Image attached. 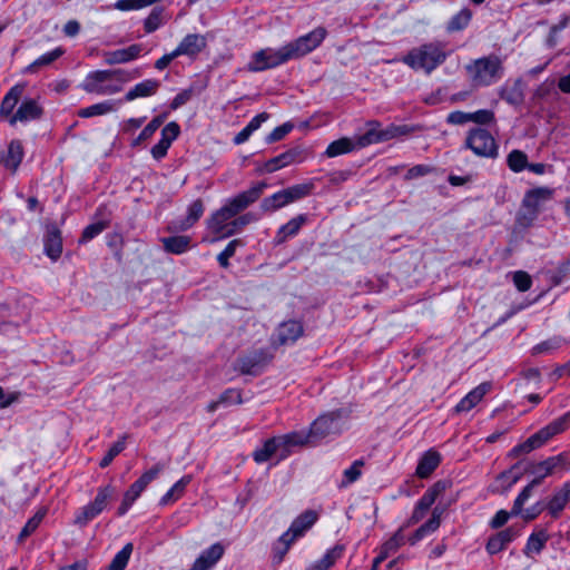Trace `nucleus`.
<instances>
[{
    "label": "nucleus",
    "mask_w": 570,
    "mask_h": 570,
    "mask_svg": "<svg viewBox=\"0 0 570 570\" xmlns=\"http://www.w3.org/2000/svg\"><path fill=\"white\" fill-rule=\"evenodd\" d=\"M266 186V183H257L249 189L227 199L219 209L215 210L210 215L207 219V228L215 235V238L212 242L234 235V230L230 225L232 220L235 216L258 200Z\"/></svg>",
    "instance_id": "obj_1"
},
{
    "label": "nucleus",
    "mask_w": 570,
    "mask_h": 570,
    "mask_svg": "<svg viewBox=\"0 0 570 570\" xmlns=\"http://www.w3.org/2000/svg\"><path fill=\"white\" fill-rule=\"evenodd\" d=\"M464 145L479 157L495 158L498 156V145L494 138L483 128H472L468 132Z\"/></svg>",
    "instance_id": "obj_4"
},
{
    "label": "nucleus",
    "mask_w": 570,
    "mask_h": 570,
    "mask_svg": "<svg viewBox=\"0 0 570 570\" xmlns=\"http://www.w3.org/2000/svg\"><path fill=\"white\" fill-rule=\"evenodd\" d=\"M495 73H472L471 77V91L481 87V86H488L494 81Z\"/></svg>",
    "instance_id": "obj_63"
},
{
    "label": "nucleus",
    "mask_w": 570,
    "mask_h": 570,
    "mask_svg": "<svg viewBox=\"0 0 570 570\" xmlns=\"http://www.w3.org/2000/svg\"><path fill=\"white\" fill-rule=\"evenodd\" d=\"M567 503V498L563 492L559 490L544 507L540 508V510L547 509L552 517H558Z\"/></svg>",
    "instance_id": "obj_48"
},
{
    "label": "nucleus",
    "mask_w": 570,
    "mask_h": 570,
    "mask_svg": "<svg viewBox=\"0 0 570 570\" xmlns=\"http://www.w3.org/2000/svg\"><path fill=\"white\" fill-rule=\"evenodd\" d=\"M513 283L520 292H525L531 287L532 279L528 273L518 271L513 273Z\"/></svg>",
    "instance_id": "obj_61"
},
{
    "label": "nucleus",
    "mask_w": 570,
    "mask_h": 570,
    "mask_svg": "<svg viewBox=\"0 0 570 570\" xmlns=\"http://www.w3.org/2000/svg\"><path fill=\"white\" fill-rule=\"evenodd\" d=\"M363 465H364L363 460H356L353 462V464L350 468L344 470L343 479L340 483V487L345 488V487L354 483L355 481H357L360 479V476L362 475Z\"/></svg>",
    "instance_id": "obj_45"
},
{
    "label": "nucleus",
    "mask_w": 570,
    "mask_h": 570,
    "mask_svg": "<svg viewBox=\"0 0 570 570\" xmlns=\"http://www.w3.org/2000/svg\"><path fill=\"white\" fill-rule=\"evenodd\" d=\"M293 542L294 541L283 539V534L279 537L277 543L274 547V561L276 563H281L283 561Z\"/></svg>",
    "instance_id": "obj_60"
},
{
    "label": "nucleus",
    "mask_w": 570,
    "mask_h": 570,
    "mask_svg": "<svg viewBox=\"0 0 570 570\" xmlns=\"http://www.w3.org/2000/svg\"><path fill=\"white\" fill-rule=\"evenodd\" d=\"M514 538V532L511 528L504 529L498 532L495 535L489 539L487 543V551L490 554H495L503 550L508 543Z\"/></svg>",
    "instance_id": "obj_28"
},
{
    "label": "nucleus",
    "mask_w": 570,
    "mask_h": 570,
    "mask_svg": "<svg viewBox=\"0 0 570 570\" xmlns=\"http://www.w3.org/2000/svg\"><path fill=\"white\" fill-rule=\"evenodd\" d=\"M114 493L115 489L111 485L100 488L95 500L90 504L98 511V513H101Z\"/></svg>",
    "instance_id": "obj_50"
},
{
    "label": "nucleus",
    "mask_w": 570,
    "mask_h": 570,
    "mask_svg": "<svg viewBox=\"0 0 570 570\" xmlns=\"http://www.w3.org/2000/svg\"><path fill=\"white\" fill-rule=\"evenodd\" d=\"M303 325L297 321H287L276 330L272 340V345L277 347L282 345L293 344L303 335Z\"/></svg>",
    "instance_id": "obj_10"
},
{
    "label": "nucleus",
    "mask_w": 570,
    "mask_h": 570,
    "mask_svg": "<svg viewBox=\"0 0 570 570\" xmlns=\"http://www.w3.org/2000/svg\"><path fill=\"white\" fill-rule=\"evenodd\" d=\"M412 130L413 129L406 125H391L387 128L381 130V138L383 141H387L400 136L409 135L410 132H412Z\"/></svg>",
    "instance_id": "obj_53"
},
{
    "label": "nucleus",
    "mask_w": 570,
    "mask_h": 570,
    "mask_svg": "<svg viewBox=\"0 0 570 570\" xmlns=\"http://www.w3.org/2000/svg\"><path fill=\"white\" fill-rule=\"evenodd\" d=\"M441 462V455L435 450L426 451L420 459L416 466V475L421 479H425L439 466Z\"/></svg>",
    "instance_id": "obj_21"
},
{
    "label": "nucleus",
    "mask_w": 570,
    "mask_h": 570,
    "mask_svg": "<svg viewBox=\"0 0 570 570\" xmlns=\"http://www.w3.org/2000/svg\"><path fill=\"white\" fill-rule=\"evenodd\" d=\"M344 551V547L341 544H337L333 547L332 549L327 550L324 557L312 563L306 568V570H330L335 562L342 557Z\"/></svg>",
    "instance_id": "obj_25"
},
{
    "label": "nucleus",
    "mask_w": 570,
    "mask_h": 570,
    "mask_svg": "<svg viewBox=\"0 0 570 570\" xmlns=\"http://www.w3.org/2000/svg\"><path fill=\"white\" fill-rule=\"evenodd\" d=\"M158 87H159V83L156 80H151V79L144 80V81L137 83L134 88H131L126 94L125 99L127 101H131L137 98L149 97L157 91Z\"/></svg>",
    "instance_id": "obj_27"
},
{
    "label": "nucleus",
    "mask_w": 570,
    "mask_h": 570,
    "mask_svg": "<svg viewBox=\"0 0 570 570\" xmlns=\"http://www.w3.org/2000/svg\"><path fill=\"white\" fill-rule=\"evenodd\" d=\"M191 481V475H184L179 479L160 499L161 505H167L177 501L185 492Z\"/></svg>",
    "instance_id": "obj_32"
},
{
    "label": "nucleus",
    "mask_w": 570,
    "mask_h": 570,
    "mask_svg": "<svg viewBox=\"0 0 570 570\" xmlns=\"http://www.w3.org/2000/svg\"><path fill=\"white\" fill-rule=\"evenodd\" d=\"M492 385L490 382H483L470 391L455 406L456 413L469 412L479 404L484 395L490 392Z\"/></svg>",
    "instance_id": "obj_13"
},
{
    "label": "nucleus",
    "mask_w": 570,
    "mask_h": 570,
    "mask_svg": "<svg viewBox=\"0 0 570 570\" xmlns=\"http://www.w3.org/2000/svg\"><path fill=\"white\" fill-rule=\"evenodd\" d=\"M346 416V411L342 409L320 415L309 428L313 440L318 441L341 433L343 431V419Z\"/></svg>",
    "instance_id": "obj_3"
},
{
    "label": "nucleus",
    "mask_w": 570,
    "mask_h": 570,
    "mask_svg": "<svg viewBox=\"0 0 570 570\" xmlns=\"http://www.w3.org/2000/svg\"><path fill=\"white\" fill-rule=\"evenodd\" d=\"M301 151L298 149H289L274 158L267 160L264 165V170L267 173H274L281 168H284L297 160Z\"/></svg>",
    "instance_id": "obj_24"
},
{
    "label": "nucleus",
    "mask_w": 570,
    "mask_h": 570,
    "mask_svg": "<svg viewBox=\"0 0 570 570\" xmlns=\"http://www.w3.org/2000/svg\"><path fill=\"white\" fill-rule=\"evenodd\" d=\"M562 344V338L558 336L550 337L540 344H537V354H550L558 350Z\"/></svg>",
    "instance_id": "obj_59"
},
{
    "label": "nucleus",
    "mask_w": 570,
    "mask_h": 570,
    "mask_svg": "<svg viewBox=\"0 0 570 570\" xmlns=\"http://www.w3.org/2000/svg\"><path fill=\"white\" fill-rule=\"evenodd\" d=\"M289 202L287 199V195L285 190L277 191L269 197H266L263 199L261 207L265 212H274L277 210L286 205H288Z\"/></svg>",
    "instance_id": "obj_42"
},
{
    "label": "nucleus",
    "mask_w": 570,
    "mask_h": 570,
    "mask_svg": "<svg viewBox=\"0 0 570 570\" xmlns=\"http://www.w3.org/2000/svg\"><path fill=\"white\" fill-rule=\"evenodd\" d=\"M244 243L242 239H233L230 240L225 249L220 252L217 256V261L219 265L224 268H227L229 266V258L233 257L236 253V249L240 246H243Z\"/></svg>",
    "instance_id": "obj_51"
},
{
    "label": "nucleus",
    "mask_w": 570,
    "mask_h": 570,
    "mask_svg": "<svg viewBox=\"0 0 570 570\" xmlns=\"http://www.w3.org/2000/svg\"><path fill=\"white\" fill-rule=\"evenodd\" d=\"M368 126H370V128L365 134L356 137L355 144H356L357 148H363L368 145H373V144L383 141L381 138V129H379L380 124L373 121V122H370Z\"/></svg>",
    "instance_id": "obj_37"
},
{
    "label": "nucleus",
    "mask_w": 570,
    "mask_h": 570,
    "mask_svg": "<svg viewBox=\"0 0 570 570\" xmlns=\"http://www.w3.org/2000/svg\"><path fill=\"white\" fill-rule=\"evenodd\" d=\"M42 114V107L35 99H26L17 111L8 118V124L10 126H16L18 122L27 124L40 119Z\"/></svg>",
    "instance_id": "obj_11"
},
{
    "label": "nucleus",
    "mask_w": 570,
    "mask_h": 570,
    "mask_svg": "<svg viewBox=\"0 0 570 570\" xmlns=\"http://www.w3.org/2000/svg\"><path fill=\"white\" fill-rule=\"evenodd\" d=\"M566 422L562 419H558L549 423L537 432V446L546 444L551 438L561 433L564 430Z\"/></svg>",
    "instance_id": "obj_33"
},
{
    "label": "nucleus",
    "mask_w": 570,
    "mask_h": 570,
    "mask_svg": "<svg viewBox=\"0 0 570 570\" xmlns=\"http://www.w3.org/2000/svg\"><path fill=\"white\" fill-rule=\"evenodd\" d=\"M501 67V59L495 55H491L474 60L472 65L468 66V71H498Z\"/></svg>",
    "instance_id": "obj_35"
},
{
    "label": "nucleus",
    "mask_w": 570,
    "mask_h": 570,
    "mask_svg": "<svg viewBox=\"0 0 570 570\" xmlns=\"http://www.w3.org/2000/svg\"><path fill=\"white\" fill-rule=\"evenodd\" d=\"M163 10L154 9L150 14L145 19V31L150 33L156 31L161 26Z\"/></svg>",
    "instance_id": "obj_58"
},
{
    "label": "nucleus",
    "mask_w": 570,
    "mask_h": 570,
    "mask_svg": "<svg viewBox=\"0 0 570 570\" xmlns=\"http://www.w3.org/2000/svg\"><path fill=\"white\" fill-rule=\"evenodd\" d=\"M570 460L566 453H560L554 456H550L539 463H537V484L548 476L562 474L569 470Z\"/></svg>",
    "instance_id": "obj_8"
},
{
    "label": "nucleus",
    "mask_w": 570,
    "mask_h": 570,
    "mask_svg": "<svg viewBox=\"0 0 570 570\" xmlns=\"http://www.w3.org/2000/svg\"><path fill=\"white\" fill-rule=\"evenodd\" d=\"M62 51L60 49H55L52 51L46 52L36 59L32 62V67H46L49 66L52 61L61 56Z\"/></svg>",
    "instance_id": "obj_64"
},
{
    "label": "nucleus",
    "mask_w": 570,
    "mask_h": 570,
    "mask_svg": "<svg viewBox=\"0 0 570 570\" xmlns=\"http://www.w3.org/2000/svg\"><path fill=\"white\" fill-rule=\"evenodd\" d=\"M206 47V38L202 35H187L175 49L177 56L186 55L194 57Z\"/></svg>",
    "instance_id": "obj_18"
},
{
    "label": "nucleus",
    "mask_w": 570,
    "mask_h": 570,
    "mask_svg": "<svg viewBox=\"0 0 570 570\" xmlns=\"http://www.w3.org/2000/svg\"><path fill=\"white\" fill-rule=\"evenodd\" d=\"M326 30L323 27L315 28L307 35L286 43L293 59H298L314 49H316L326 37Z\"/></svg>",
    "instance_id": "obj_7"
},
{
    "label": "nucleus",
    "mask_w": 570,
    "mask_h": 570,
    "mask_svg": "<svg viewBox=\"0 0 570 570\" xmlns=\"http://www.w3.org/2000/svg\"><path fill=\"white\" fill-rule=\"evenodd\" d=\"M471 18V10L468 8H463L449 20L446 30L450 32L463 30L470 23Z\"/></svg>",
    "instance_id": "obj_41"
},
{
    "label": "nucleus",
    "mask_w": 570,
    "mask_h": 570,
    "mask_svg": "<svg viewBox=\"0 0 570 570\" xmlns=\"http://www.w3.org/2000/svg\"><path fill=\"white\" fill-rule=\"evenodd\" d=\"M126 438V435L120 436L119 440L111 445L106 455L101 459L99 463L100 468H107L112 460L125 450Z\"/></svg>",
    "instance_id": "obj_52"
},
{
    "label": "nucleus",
    "mask_w": 570,
    "mask_h": 570,
    "mask_svg": "<svg viewBox=\"0 0 570 570\" xmlns=\"http://www.w3.org/2000/svg\"><path fill=\"white\" fill-rule=\"evenodd\" d=\"M534 487V480L528 483V485L517 497L513 508L511 510L512 515H521L525 521L534 519V510L532 508H524V503L532 497Z\"/></svg>",
    "instance_id": "obj_16"
},
{
    "label": "nucleus",
    "mask_w": 570,
    "mask_h": 570,
    "mask_svg": "<svg viewBox=\"0 0 570 570\" xmlns=\"http://www.w3.org/2000/svg\"><path fill=\"white\" fill-rule=\"evenodd\" d=\"M314 185L312 183H305V184H298L291 186L285 190L287 195V199L291 203L296 202L298 199H302L306 196H308L313 190Z\"/></svg>",
    "instance_id": "obj_47"
},
{
    "label": "nucleus",
    "mask_w": 570,
    "mask_h": 570,
    "mask_svg": "<svg viewBox=\"0 0 570 570\" xmlns=\"http://www.w3.org/2000/svg\"><path fill=\"white\" fill-rule=\"evenodd\" d=\"M46 513H47V510L41 509V510L37 511L36 514L27 521V523L24 524V527L22 528V530L18 537V540L20 542L23 541L26 538H28L30 534H32L37 530V528L43 520Z\"/></svg>",
    "instance_id": "obj_46"
},
{
    "label": "nucleus",
    "mask_w": 570,
    "mask_h": 570,
    "mask_svg": "<svg viewBox=\"0 0 570 570\" xmlns=\"http://www.w3.org/2000/svg\"><path fill=\"white\" fill-rule=\"evenodd\" d=\"M357 147H356L355 140L347 138V137H343V138L332 141L327 146L325 154L327 157H336L340 155L351 153Z\"/></svg>",
    "instance_id": "obj_34"
},
{
    "label": "nucleus",
    "mask_w": 570,
    "mask_h": 570,
    "mask_svg": "<svg viewBox=\"0 0 570 570\" xmlns=\"http://www.w3.org/2000/svg\"><path fill=\"white\" fill-rule=\"evenodd\" d=\"M163 246L167 253L183 254L190 247V237L185 235L161 238Z\"/></svg>",
    "instance_id": "obj_30"
},
{
    "label": "nucleus",
    "mask_w": 570,
    "mask_h": 570,
    "mask_svg": "<svg viewBox=\"0 0 570 570\" xmlns=\"http://www.w3.org/2000/svg\"><path fill=\"white\" fill-rule=\"evenodd\" d=\"M258 219V216L254 213H246L244 215H240L238 217H234L232 220V229L234 230V235L238 232H240L246 225L256 222Z\"/></svg>",
    "instance_id": "obj_57"
},
{
    "label": "nucleus",
    "mask_w": 570,
    "mask_h": 570,
    "mask_svg": "<svg viewBox=\"0 0 570 570\" xmlns=\"http://www.w3.org/2000/svg\"><path fill=\"white\" fill-rule=\"evenodd\" d=\"M289 60H293V58L287 45L277 49L265 48L254 53L250 69L252 71L272 69Z\"/></svg>",
    "instance_id": "obj_6"
},
{
    "label": "nucleus",
    "mask_w": 570,
    "mask_h": 570,
    "mask_svg": "<svg viewBox=\"0 0 570 570\" xmlns=\"http://www.w3.org/2000/svg\"><path fill=\"white\" fill-rule=\"evenodd\" d=\"M222 405H233L243 403L242 392L238 389H227L219 395Z\"/></svg>",
    "instance_id": "obj_55"
},
{
    "label": "nucleus",
    "mask_w": 570,
    "mask_h": 570,
    "mask_svg": "<svg viewBox=\"0 0 570 570\" xmlns=\"http://www.w3.org/2000/svg\"><path fill=\"white\" fill-rule=\"evenodd\" d=\"M159 1L160 0H117L114 8L119 11L139 10Z\"/></svg>",
    "instance_id": "obj_49"
},
{
    "label": "nucleus",
    "mask_w": 570,
    "mask_h": 570,
    "mask_svg": "<svg viewBox=\"0 0 570 570\" xmlns=\"http://www.w3.org/2000/svg\"><path fill=\"white\" fill-rule=\"evenodd\" d=\"M279 444L282 446V453H279V458L284 459L289 454V449L292 446H302L307 444L311 440H313L311 435V430L308 432H291L285 435L277 438Z\"/></svg>",
    "instance_id": "obj_17"
},
{
    "label": "nucleus",
    "mask_w": 570,
    "mask_h": 570,
    "mask_svg": "<svg viewBox=\"0 0 570 570\" xmlns=\"http://www.w3.org/2000/svg\"><path fill=\"white\" fill-rule=\"evenodd\" d=\"M223 554L224 547L220 543H215L202 552L189 570H209L219 561Z\"/></svg>",
    "instance_id": "obj_14"
},
{
    "label": "nucleus",
    "mask_w": 570,
    "mask_h": 570,
    "mask_svg": "<svg viewBox=\"0 0 570 570\" xmlns=\"http://www.w3.org/2000/svg\"><path fill=\"white\" fill-rule=\"evenodd\" d=\"M271 360V356L263 350L254 351L237 360V368L242 374H253L255 368Z\"/></svg>",
    "instance_id": "obj_15"
},
{
    "label": "nucleus",
    "mask_w": 570,
    "mask_h": 570,
    "mask_svg": "<svg viewBox=\"0 0 570 570\" xmlns=\"http://www.w3.org/2000/svg\"><path fill=\"white\" fill-rule=\"evenodd\" d=\"M106 227L107 225L104 222H98L88 225L82 232L81 242L91 240L97 235H99Z\"/></svg>",
    "instance_id": "obj_62"
},
{
    "label": "nucleus",
    "mask_w": 570,
    "mask_h": 570,
    "mask_svg": "<svg viewBox=\"0 0 570 570\" xmlns=\"http://www.w3.org/2000/svg\"><path fill=\"white\" fill-rule=\"evenodd\" d=\"M24 87L22 85L13 86L4 96L0 106V119L8 122V118L13 115V109L20 100Z\"/></svg>",
    "instance_id": "obj_20"
},
{
    "label": "nucleus",
    "mask_w": 570,
    "mask_h": 570,
    "mask_svg": "<svg viewBox=\"0 0 570 570\" xmlns=\"http://www.w3.org/2000/svg\"><path fill=\"white\" fill-rule=\"evenodd\" d=\"M45 250L46 254L52 259H56L60 256L62 252V243L60 232L58 228L51 227L48 229L45 239Z\"/></svg>",
    "instance_id": "obj_29"
},
{
    "label": "nucleus",
    "mask_w": 570,
    "mask_h": 570,
    "mask_svg": "<svg viewBox=\"0 0 570 570\" xmlns=\"http://www.w3.org/2000/svg\"><path fill=\"white\" fill-rule=\"evenodd\" d=\"M115 110V105L111 101H104L82 108L78 111L81 118H89L95 116L106 115Z\"/></svg>",
    "instance_id": "obj_43"
},
{
    "label": "nucleus",
    "mask_w": 570,
    "mask_h": 570,
    "mask_svg": "<svg viewBox=\"0 0 570 570\" xmlns=\"http://www.w3.org/2000/svg\"><path fill=\"white\" fill-rule=\"evenodd\" d=\"M404 527H401L387 541H385L380 552L389 558L392 553L396 552L400 547L405 542Z\"/></svg>",
    "instance_id": "obj_40"
},
{
    "label": "nucleus",
    "mask_w": 570,
    "mask_h": 570,
    "mask_svg": "<svg viewBox=\"0 0 570 570\" xmlns=\"http://www.w3.org/2000/svg\"><path fill=\"white\" fill-rule=\"evenodd\" d=\"M282 453V446L277 438L268 439L264 442L263 446L255 450L253 458L256 463H264L268 461L277 452Z\"/></svg>",
    "instance_id": "obj_31"
},
{
    "label": "nucleus",
    "mask_w": 570,
    "mask_h": 570,
    "mask_svg": "<svg viewBox=\"0 0 570 570\" xmlns=\"http://www.w3.org/2000/svg\"><path fill=\"white\" fill-rule=\"evenodd\" d=\"M132 543H127L124 548L114 557L108 566V570H125L132 552Z\"/></svg>",
    "instance_id": "obj_44"
},
{
    "label": "nucleus",
    "mask_w": 570,
    "mask_h": 570,
    "mask_svg": "<svg viewBox=\"0 0 570 570\" xmlns=\"http://www.w3.org/2000/svg\"><path fill=\"white\" fill-rule=\"evenodd\" d=\"M441 524V511L438 508L433 510L431 519L423 523L416 531L409 538V542L414 546L428 534L435 532Z\"/></svg>",
    "instance_id": "obj_22"
},
{
    "label": "nucleus",
    "mask_w": 570,
    "mask_h": 570,
    "mask_svg": "<svg viewBox=\"0 0 570 570\" xmlns=\"http://www.w3.org/2000/svg\"><path fill=\"white\" fill-rule=\"evenodd\" d=\"M306 215L302 214L292 218L285 225L281 226L275 237V244L281 245L284 242H286L288 237L295 236L299 232L302 226L306 223Z\"/></svg>",
    "instance_id": "obj_23"
},
{
    "label": "nucleus",
    "mask_w": 570,
    "mask_h": 570,
    "mask_svg": "<svg viewBox=\"0 0 570 570\" xmlns=\"http://www.w3.org/2000/svg\"><path fill=\"white\" fill-rule=\"evenodd\" d=\"M204 204L200 199L194 200L187 208V216L184 219L173 223L175 230H187L203 216Z\"/></svg>",
    "instance_id": "obj_19"
},
{
    "label": "nucleus",
    "mask_w": 570,
    "mask_h": 570,
    "mask_svg": "<svg viewBox=\"0 0 570 570\" xmlns=\"http://www.w3.org/2000/svg\"><path fill=\"white\" fill-rule=\"evenodd\" d=\"M124 81L117 73H89L82 83L86 91L97 95H112L122 89Z\"/></svg>",
    "instance_id": "obj_5"
},
{
    "label": "nucleus",
    "mask_w": 570,
    "mask_h": 570,
    "mask_svg": "<svg viewBox=\"0 0 570 570\" xmlns=\"http://www.w3.org/2000/svg\"><path fill=\"white\" fill-rule=\"evenodd\" d=\"M445 59V52L436 45L428 43L414 48L403 61L412 69H425L431 71L439 67Z\"/></svg>",
    "instance_id": "obj_2"
},
{
    "label": "nucleus",
    "mask_w": 570,
    "mask_h": 570,
    "mask_svg": "<svg viewBox=\"0 0 570 570\" xmlns=\"http://www.w3.org/2000/svg\"><path fill=\"white\" fill-rule=\"evenodd\" d=\"M507 165L513 173H521L524 169L534 171V164L529 163L528 156L519 149H513L509 153Z\"/></svg>",
    "instance_id": "obj_26"
},
{
    "label": "nucleus",
    "mask_w": 570,
    "mask_h": 570,
    "mask_svg": "<svg viewBox=\"0 0 570 570\" xmlns=\"http://www.w3.org/2000/svg\"><path fill=\"white\" fill-rule=\"evenodd\" d=\"M23 147L21 141L11 140L7 149L0 151V165L11 173H16L23 159Z\"/></svg>",
    "instance_id": "obj_12"
},
{
    "label": "nucleus",
    "mask_w": 570,
    "mask_h": 570,
    "mask_svg": "<svg viewBox=\"0 0 570 570\" xmlns=\"http://www.w3.org/2000/svg\"><path fill=\"white\" fill-rule=\"evenodd\" d=\"M318 519V514L314 510H306L301 513L294 521L286 532L283 533V539L295 541L303 537L307 530H309Z\"/></svg>",
    "instance_id": "obj_9"
},
{
    "label": "nucleus",
    "mask_w": 570,
    "mask_h": 570,
    "mask_svg": "<svg viewBox=\"0 0 570 570\" xmlns=\"http://www.w3.org/2000/svg\"><path fill=\"white\" fill-rule=\"evenodd\" d=\"M98 511L89 503L82 507L75 517V524L83 527L98 515Z\"/></svg>",
    "instance_id": "obj_54"
},
{
    "label": "nucleus",
    "mask_w": 570,
    "mask_h": 570,
    "mask_svg": "<svg viewBox=\"0 0 570 570\" xmlns=\"http://www.w3.org/2000/svg\"><path fill=\"white\" fill-rule=\"evenodd\" d=\"M294 128L293 124L291 122H285L278 127H276L275 129H273L267 136H266V142L267 144H273V142H276V141H279L282 140L288 132L292 131V129Z\"/></svg>",
    "instance_id": "obj_56"
},
{
    "label": "nucleus",
    "mask_w": 570,
    "mask_h": 570,
    "mask_svg": "<svg viewBox=\"0 0 570 570\" xmlns=\"http://www.w3.org/2000/svg\"><path fill=\"white\" fill-rule=\"evenodd\" d=\"M448 487L444 481H438L431 488H429L422 498L417 501L423 508L430 509L431 505L436 501L438 497L442 494Z\"/></svg>",
    "instance_id": "obj_39"
},
{
    "label": "nucleus",
    "mask_w": 570,
    "mask_h": 570,
    "mask_svg": "<svg viewBox=\"0 0 570 570\" xmlns=\"http://www.w3.org/2000/svg\"><path fill=\"white\" fill-rule=\"evenodd\" d=\"M531 465L530 461H519L510 470L501 473L500 479L507 482L508 487H511L519 481L523 473L529 471Z\"/></svg>",
    "instance_id": "obj_36"
},
{
    "label": "nucleus",
    "mask_w": 570,
    "mask_h": 570,
    "mask_svg": "<svg viewBox=\"0 0 570 570\" xmlns=\"http://www.w3.org/2000/svg\"><path fill=\"white\" fill-rule=\"evenodd\" d=\"M140 52L138 46L134 45L125 49H118L107 55V61L111 65L124 63L135 59Z\"/></svg>",
    "instance_id": "obj_38"
}]
</instances>
